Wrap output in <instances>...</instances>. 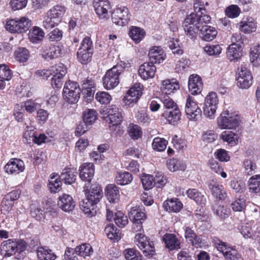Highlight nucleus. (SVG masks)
I'll list each match as a JSON object with an SVG mask.
<instances>
[{
    "mask_svg": "<svg viewBox=\"0 0 260 260\" xmlns=\"http://www.w3.org/2000/svg\"><path fill=\"white\" fill-rule=\"evenodd\" d=\"M132 179V175L128 172L118 173L116 177L117 183L121 185L129 184Z\"/></svg>",
    "mask_w": 260,
    "mask_h": 260,
    "instance_id": "09e8293b",
    "label": "nucleus"
},
{
    "mask_svg": "<svg viewBox=\"0 0 260 260\" xmlns=\"http://www.w3.org/2000/svg\"><path fill=\"white\" fill-rule=\"evenodd\" d=\"M185 113L187 118L192 121H197L201 116L202 111L191 96L188 95L186 102Z\"/></svg>",
    "mask_w": 260,
    "mask_h": 260,
    "instance_id": "ddd939ff",
    "label": "nucleus"
},
{
    "mask_svg": "<svg viewBox=\"0 0 260 260\" xmlns=\"http://www.w3.org/2000/svg\"><path fill=\"white\" fill-rule=\"evenodd\" d=\"M105 232L108 238L111 240L118 241L121 238L119 230L113 224L107 225L105 229Z\"/></svg>",
    "mask_w": 260,
    "mask_h": 260,
    "instance_id": "a18cd8bd",
    "label": "nucleus"
},
{
    "mask_svg": "<svg viewBox=\"0 0 260 260\" xmlns=\"http://www.w3.org/2000/svg\"><path fill=\"white\" fill-rule=\"evenodd\" d=\"M52 77L51 85L53 88H59L62 85L63 77L67 73V69L62 63H59L50 68Z\"/></svg>",
    "mask_w": 260,
    "mask_h": 260,
    "instance_id": "9d476101",
    "label": "nucleus"
},
{
    "mask_svg": "<svg viewBox=\"0 0 260 260\" xmlns=\"http://www.w3.org/2000/svg\"><path fill=\"white\" fill-rule=\"evenodd\" d=\"M31 25L28 18L23 17L19 19H11L6 24L7 30L13 33H22L27 31Z\"/></svg>",
    "mask_w": 260,
    "mask_h": 260,
    "instance_id": "0eeeda50",
    "label": "nucleus"
},
{
    "mask_svg": "<svg viewBox=\"0 0 260 260\" xmlns=\"http://www.w3.org/2000/svg\"><path fill=\"white\" fill-rule=\"evenodd\" d=\"M6 172L10 174H17L23 171L24 164L20 159L14 158L11 159L4 168Z\"/></svg>",
    "mask_w": 260,
    "mask_h": 260,
    "instance_id": "f3484780",
    "label": "nucleus"
},
{
    "mask_svg": "<svg viewBox=\"0 0 260 260\" xmlns=\"http://www.w3.org/2000/svg\"><path fill=\"white\" fill-rule=\"evenodd\" d=\"M250 60L253 66H260V45H256L250 49Z\"/></svg>",
    "mask_w": 260,
    "mask_h": 260,
    "instance_id": "a19ab883",
    "label": "nucleus"
},
{
    "mask_svg": "<svg viewBox=\"0 0 260 260\" xmlns=\"http://www.w3.org/2000/svg\"><path fill=\"white\" fill-rule=\"evenodd\" d=\"M209 188L212 194L216 199L222 200L226 198V193L222 185L213 182L209 184Z\"/></svg>",
    "mask_w": 260,
    "mask_h": 260,
    "instance_id": "7c9ffc66",
    "label": "nucleus"
},
{
    "mask_svg": "<svg viewBox=\"0 0 260 260\" xmlns=\"http://www.w3.org/2000/svg\"><path fill=\"white\" fill-rule=\"evenodd\" d=\"M22 106L29 113L34 112L41 107L39 104L31 100L24 102Z\"/></svg>",
    "mask_w": 260,
    "mask_h": 260,
    "instance_id": "338daca9",
    "label": "nucleus"
},
{
    "mask_svg": "<svg viewBox=\"0 0 260 260\" xmlns=\"http://www.w3.org/2000/svg\"><path fill=\"white\" fill-rule=\"evenodd\" d=\"M80 208L88 217H92L96 213V205L85 198L80 204Z\"/></svg>",
    "mask_w": 260,
    "mask_h": 260,
    "instance_id": "473e14b6",
    "label": "nucleus"
},
{
    "mask_svg": "<svg viewBox=\"0 0 260 260\" xmlns=\"http://www.w3.org/2000/svg\"><path fill=\"white\" fill-rule=\"evenodd\" d=\"M81 89L76 82L69 80L66 82L63 89L64 100L69 104L76 103L80 96Z\"/></svg>",
    "mask_w": 260,
    "mask_h": 260,
    "instance_id": "39448f33",
    "label": "nucleus"
},
{
    "mask_svg": "<svg viewBox=\"0 0 260 260\" xmlns=\"http://www.w3.org/2000/svg\"><path fill=\"white\" fill-rule=\"evenodd\" d=\"M93 6L96 14L100 18H108V11L111 8L109 0H93Z\"/></svg>",
    "mask_w": 260,
    "mask_h": 260,
    "instance_id": "dca6fc26",
    "label": "nucleus"
},
{
    "mask_svg": "<svg viewBox=\"0 0 260 260\" xmlns=\"http://www.w3.org/2000/svg\"><path fill=\"white\" fill-rule=\"evenodd\" d=\"M135 243L141 250L145 256L151 258L155 254L154 244L147 240L143 232L137 233L135 237Z\"/></svg>",
    "mask_w": 260,
    "mask_h": 260,
    "instance_id": "423d86ee",
    "label": "nucleus"
},
{
    "mask_svg": "<svg viewBox=\"0 0 260 260\" xmlns=\"http://www.w3.org/2000/svg\"><path fill=\"white\" fill-rule=\"evenodd\" d=\"M220 138L224 142L228 143L231 145L236 144L237 136L232 131H225L223 132L220 136Z\"/></svg>",
    "mask_w": 260,
    "mask_h": 260,
    "instance_id": "de8ad7c7",
    "label": "nucleus"
},
{
    "mask_svg": "<svg viewBox=\"0 0 260 260\" xmlns=\"http://www.w3.org/2000/svg\"><path fill=\"white\" fill-rule=\"evenodd\" d=\"M239 70L237 85L240 88H248L252 83V77L251 73L244 63L241 65Z\"/></svg>",
    "mask_w": 260,
    "mask_h": 260,
    "instance_id": "2eb2a0df",
    "label": "nucleus"
},
{
    "mask_svg": "<svg viewBox=\"0 0 260 260\" xmlns=\"http://www.w3.org/2000/svg\"><path fill=\"white\" fill-rule=\"evenodd\" d=\"M218 104V98L216 93L210 92L205 100L203 113L206 117L213 119Z\"/></svg>",
    "mask_w": 260,
    "mask_h": 260,
    "instance_id": "6e6552de",
    "label": "nucleus"
},
{
    "mask_svg": "<svg viewBox=\"0 0 260 260\" xmlns=\"http://www.w3.org/2000/svg\"><path fill=\"white\" fill-rule=\"evenodd\" d=\"M145 31L143 28L137 26H132L129 31L130 38L135 43H140L144 38Z\"/></svg>",
    "mask_w": 260,
    "mask_h": 260,
    "instance_id": "f704fd0d",
    "label": "nucleus"
},
{
    "mask_svg": "<svg viewBox=\"0 0 260 260\" xmlns=\"http://www.w3.org/2000/svg\"><path fill=\"white\" fill-rule=\"evenodd\" d=\"M128 133L129 136L134 140L138 139L142 135L141 128L138 125L134 124H129Z\"/></svg>",
    "mask_w": 260,
    "mask_h": 260,
    "instance_id": "6e6d98bb",
    "label": "nucleus"
},
{
    "mask_svg": "<svg viewBox=\"0 0 260 260\" xmlns=\"http://www.w3.org/2000/svg\"><path fill=\"white\" fill-rule=\"evenodd\" d=\"M185 237L186 240L196 247H200L202 243L201 239L198 237L194 232L189 227L185 229Z\"/></svg>",
    "mask_w": 260,
    "mask_h": 260,
    "instance_id": "72a5a7b5",
    "label": "nucleus"
},
{
    "mask_svg": "<svg viewBox=\"0 0 260 260\" xmlns=\"http://www.w3.org/2000/svg\"><path fill=\"white\" fill-rule=\"evenodd\" d=\"M93 51H84L83 52L78 51L77 53V58L82 64H87L89 62L92 56Z\"/></svg>",
    "mask_w": 260,
    "mask_h": 260,
    "instance_id": "680f3d73",
    "label": "nucleus"
},
{
    "mask_svg": "<svg viewBox=\"0 0 260 260\" xmlns=\"http://www.w3.org/2000/svg\"><path fill=\"white\" fill-rule=\"evenodd\" d=\"M168 141L164 138L156 137L153 139L152 147L154 150L163 151L167 147Z\"/></svg>",
    "mask_w": 260,
    "mask_h": 260,
    "instance_id": "8fccbe9b",
    "label": "nucleus"
},
{
    "mask_svg": "<svg viewBox=\"0 0 260 260\" xmlns=\"http://www.w3.org/2000/svg\"><path fill=\"white\" fill-rule=\"evenodd\" d=\"M240 29L242 31L250 33L254 31L256 29L255 23L251 20L242 21L240 23Z\"/></svg>",
    "mask_w": 260,
    "mask_h": 260,
    "instance_id": "603ef678",
    "label": "nucleus"
},
{
    "mask_svg": "<svg viewBox=\"0 0 260 260\" xmlns=\"http://www.w3.org/2000/svg\"><path fill=\"white\" fill-rule=\"evenodd\" d=\"M215 245L217 250L223 254L226 260H243L238 251L228 243L217 239L215 241Z\"/></svg>",
    "mask_w": 260,
    "mask_h": 260,
    "instance_id": "1a4fd4ad",
    "label": "nucleus"
},
{
    "mask_svg": "<svg viewBox=\"0 0 260 260\" xmlns=\"http://www.w3.org/2000/svg\"><path fill=\"white\" fill-rule=\"evenodd\" d=\"M199 31L200 37L206 41H212L217 34V31L214 27L208 25H203Z\"/></svg>",
    "mask_w": 260,
    "mask_h": 260,
    "instance_id": "5701e85b",
    "label": "nucleus"
},
{
    "mask_svg": "<svg viewBox=\"0 0 260 260\" xmlns=\"http://www.w3.org/2000/svg\"><path fill=\"white\" fill-rule=\"evenodd\" d=\"M148 55L150 63H160L165 59L164 50L157 46L153 47L149 51Z\"/></svg>",
    "mask_w": 260,
    "mask_h": 260,
    "instance_id": "393cba45",
    "label": "nucleus"
},
{
    "mask_svg": "<svg viewBox=\"0 0 260 260\" xmlns=\"http://www.w3.org/2000/svg\"><path fill=\"white\" fill-rule=\"evenodd\" d=\"M58 206L64 212L72 211L75 207V203L72 197L68 194H63L58 198Z\"/></svg>",
    "mask_w": 260,
    "mask_h": 260,
    "instance_id": "6ab92c4d",
    "label": "nucleus"
},
{
    "mask_svg": "<svg viewBox=\"0 0 260 260\" xmlns=\"http://www.w3.org/2000/svg\"><path fill=\"white\" fill-rule=\"evenodd\" d=\"M75 251L77 254L85 257L92 252V248L89 244H83L77 246L75 248Z\"/></svg>",
    "mask_w": 260,
    "mask_h": 260,
    "instance_id": "864d4df0",
    "label": "nucleus"
},
{
    "mask_svg": "<svg viewBox=\"0 0 260 260\" xmlns=\"http://www.w3.org/2000/svg\"><path fill=\"white\" fill-rule=\"evenodd\" d=\"M170 49L176 55H180L183 54V50L181 48L177 40H173L168 42Z\"/></svg>",
    "mask_w": 260,
    "mask_h": 260,
    "instance_id": "774afa93",
    "label": "nucleus"
},
{
    "mask_svg": "<svg viewBox=\"0 0 260 260\" xmlns=\"http://www.w3.org/2000/svg\"><path fill=\"white\" fill-rule=\"evenodd\" d=\"M66 12V8L64 6L61 5L55 6L50 9L47 15H48L51 18H53L60 22L61 18Z\"/></svg>",
    "mask_w": 260,
    "mask_h": 260,
    "instance_id": "58836bf2",
    "label": "nucleus"
},
{
    "mask_svg": "<svg viewBox=\"0 0 260 260\" xmlns=\"http://www.w3.org/2000/svg\"><path fill=\"white\" fill-rule=\"evenodd\" d=\"M85 196L88 201L96 205L103 197L102 189L98 185H93L88 192H86Z\"/></svg>",
    "mask_w": 260,
    "mask_h": 260,
    "instance_id": "4be33fe9",
    "label": "nucleus"
},
{
    "mask_svg": "<svg viewBox=\"0 0 260 260\" xmlns=\"http://www.w3.org/2000/svg\"><path fill=\"white\" fill-rule=\"evenodd\" d=\"M204 51L209 55H219L222 50L219 45H207L204 48Z\"/></svg>",
    "mask_w": 260,
    "mask_h": 260,
    "instance_id": "e2e57ef3",
    "label": "nucleus"
},
{
    "mask_svg": "<svg viewBox=\"0 0 260 260\" xmlns=\"http://www.w3.org/2000/svg\"><path fill=\"white\" fill-rule=\"evenodd\" d=\"M39 260H55L57 256L51 250L39 247L37 250Z\"/></svg>",
    "mask_w": 260,
    "mask_h": 260,
    "instance_id": "c9c22d12",
    "label": "nucleus"
},
{
    "mask_svg": "<svg viewBox=\"0 0 260 260\" xmlns=\"http://www.w3.org/2000/svg\"><path fill=\"white\" fill-rule=\"evenodd\" d=\"M179 84L175 79L165 80L162 82L160 89L165 95H169L175 90L179 89Z\"/></svg>",
    "mask_w": 260,
    "mask_h": 260,
    "instance_id": "c85d7f7f",
    "label": "nucleus"
},
{
    "mask_svg": "<svg viewBox=\"0 0 260 260\" xmlns=\"http://www.w3.org/2000/svg\"><path fill=\"white\" fill-rule=\"evenodd\" d=\"M103 117L107 121L112 124L110 130L116 131L117 128H119V125L122 121L123 116L121 110L115 105H111L107 108H104L101 111Z\"/></svg>",
    "mask_w": 260,
    "mask_h": 260,
    "instance_id": "f03ea898",
    "label": "nucleus"
},
{
    "mask_svg": "<svg viewBox=\"0 0 260 260\" xmlns=\"http://www.w3.org/2000/svg\"><path fill=\"white\" fill-rule=\"evenodd\" d=\"M12 77V73L9 67L5 64H0V79L9 81Z\"/></svg>",
    "mask_w": 260,
    "mask_h": 260,
    "instance_id": "0e129e2a",
    "label": "nucleus"
},
{
    "mask_svg": "<svg viewBox=\"0 0 260 260\" xmlns=\"http://www.w3.org/2000/svg\"><path fill=\"white\" fill-rule=\"evenodd\" d=\"M162 116L171 124L175 125L181 119V113L178 107L166 110Z\"/></svg>",
    "mask_w": 260,
    "mask_h": 260,
    "instance_id": "a878e982",
    "label": "nucleus"
},
{
    "mask_svg": "<svg viewBox=\"0 0 260 260\" xmlns=\"http://www.w3.org/2000/svg\"><path fill=\"white\" fill-rule=\"evenodd\" d=\"M241 123L239 114L226 110L222 112L217 118V124L221 129H234Z\"/></svg>",
    "mask_w": 260,
    "mask_h": 260,
    "instance_id": "7ed1b4c3",
    "label": "nucleus"
},
{
    "mask_svg": "<svg viewBox=\"0 0 260 260\" xmlns=\"http://www.w3.org/2000/svg\"><path fill=\"white\" fill-rule=\"evenodd\" d=\"M111 18L113 22L117 25H126L130 19L128 9L125 7L117 8L112 12Z\"/></svg>",
    "mask_w": 260,
    "mask_h": 260,
    "instance_id": "f8f14e48",
    "label": "nucleus"
},
{
    "mask_svg": "<svg viewBox=\"0 0 260 260\" xmlns=\"http://www.w3.org/2000/svg\"><path fill=\"white\" fill-rule=\"evenodd\" d=\"M156 67L150 63H144L139 69V74L144 80H147L154 77Z\"/></svg>",
    "mask_w": 260,
    "mask_h": 260,
    "instance_id": "b1692460",
    "label": "nucleus"
},
{
    "mask_svg": "<svg viewBox=\"0 0 260 260\" xmlns=\"http://www.w3.org/2000/svg\"><path fill=\"white\" fill-rule=\"evenodd\" d=\"M114 219L116 224L121 228H124L128 222L127 217L121 211L115 213Z\"/></svg>",
    "mask_w": 260,
    "mask_h": 260,
    "instance_id": "5fc2aeb1",
    "label": "nucleus"
},
{
    "mask_svg": "<svg viewBox=\"0 0 260 260\" xmlns=\"http://www.w3.org/2000/svg\"><path fill=\"white\" fill-rule=\"evenodd\" d=\"M79 176L81 180L90 182L94 173V166L88 163L84 164L80 168Z\"/></svg>",
    "mask_w": 260,
    "mask_h": 260,
    "instance_id": "bb28decb",
    "label": "nucleus"
},
{
    "mask_svg": "<svg viewBox=\"0 0 260 260\" xmlns=\"http://www.w3.org/2000/svg\"><path fill=\"white\" fill-rule=\"evenodd\" d=\"M162 240L166 244V247L170 250L180 248V242L176 236L172 234H166Z\"/></svg>",
    "mask_w": 260,
    "mask_h": 260,
    "instance_id": "2f4dec72",
    "label": "nucleus"
},
{
    "mask_svg": "<svg viewBox=\"0 0 260 260\" xmlns=\"http://www.w3.org/2000/svg\"><path fill=\"white\" fill-rule=\"evenodd\" d=\"M15 55L18 61L24 62L27 60L29 57V52L25 48H19L15 51Z\"/></svg>",
    "mask_w": 260,
    "mask_h": 260,
    "instance_id": "4d7b16f0",
    "label": "nucleus"
},
{
    "mask_svg": "<svg viewBox=\"0 0 260 260\" xmlns=\"http://www.w3.org/2000/svg\"><path fill=\"white\" fill-rule=\"evenodd\" d=\"M126 260H142L140 253L134 248H127L123 251Z\"/></svg>",
    "mask_w": 260,
    "mask_h": 260,
    "instance_id": "3c124183",
    "label": "nucleus"
},
{
    "mask_svg": "<svg viewBox=\"0 0 260 260\" xmlns=\"http://www.w3.org/2000/svg\"><path fill=\"white\" fill-rule=\"evenodd\" d=\"M183 27L186 35L191 39L196 38L198 32L201 28L199 26L185 24H183Z\"/></svg>",
    "mask_w": 260,
    "mask_h": 260,
    "instance_id": "13d9d810",
    "label": "nucleus"
},
{
    "mask_svg": "<svg viewBox=\"0 0 260 260\" xmlns=\"http://www.w3.org/2000/svg\"><path fill=\"white\" fill-rule=\"evenodd\" d=\"M188 89L190 93L192 95L200 94L203 89V83L201 78L197 75H191L188 82Z\"/></svg>",
    "mask_w": 260,
    "mask_h": 260,
    "instance_id": "a211bd4d",
    "label": "nucleus"
},
{
    "mask_svg": "<svg viewBox=\"0 0 260 260\" xmlns=\"http://www.w3.org/2000/svg\"><path fill=\"white\" fill-rule=\"evenodd\" d=\"M142 183L144 188L148 190L154 186V178L150 175L145 174L141 178Z\"/></svg>",
    "mask_w": 260,
    "mask_h": 260,
    "instance_id": "69168bd1",
    "label": "nucleus"
},
{
    "mask_svg": "<svg viewBox=\"0 0 260 260\" xmlns=\"http://www.w3.org/2000/svg\"><path fill=\"white\" fill-rule=\"evenodd\" d=\"M124 71V68L118 63L108 70L103 78L104 87L108 90L116 87L119 83L120 77Z\"/></svg>",
    "mask_w": 260,
    "mask_h": 260,
    "instance_id": "f257e3e1",
    "label": "nucleus"
},
{
    "mask_svg": "<svg viewBox=\"0 0 260 260\" xmlns=\"http://www.w3.org/2000/svg\"><path fill=\"white\" fill-rule=\"evenodd\" d=\"M77 174L76 169L65 168L59 176V178L65 184H72L75 182Z\"/></svg>",
    "mask_w": 260,
    "mask_h": 260,
    "instance_id": "cd10ccee",
    "label": "nucleus"
},
{
    "mask_svg": "<svg viewBox=\"0 0 260 260\" xmlns=\"http://www.w3.org/2000/svg\"><path fill=\"white\" fill-rule=\"evenodd\" d=\"M242 55V49L239 44H231L227 49L226 57L231 61L239 60Z\"/></svg>",
    "mask_w": 260,
    "mask_h": 260,
    "instance_id": "412c9836",
    "label": "nucleus"
},
{
    "mask_svg": "<svg viewBox=\"0 0 260 260\" xmlns=\"http://www.w3.org/2000/svg\"><path fill=\"white\" fill-rule=\"evenodd\" d=\"M63 31L58 28H55L47 35V39L50 42H58L61 40Z\"/></svg>",
    "mask_w": 260,
    "mask_h": 260,
    "instance_id": "bf43d9fd",
    "label": "nucleus"
},
{
    "mask_svg": "<svg viewBox=\"0 0 260 260\" xmlns=\"http://www.w3.org/2000/svg\"><path fill=\"white\" fill-rule=\"evenodd\" d=\"M59 176L57 174H52L49 180L48 187L52 192L59 191L61 185V181Z\"/></svg>",
    "mask_w": 260,
    "mask_h": 260,
    "instance_id": "c03bdc74",
    "label": "nucleus"
},
{
    "mask_svg": "<svg viewBox=\"0 0 260 260\" xmlns=\"http://www.w3.org/2000/svg\"><path fill=\"white\" fill-rule=\"evenodd\" d=\"M162 207L167 211L177 213L182 208L183 205L178 199L175 198L165 201Z\"/></svg>",
    "mask_w": 260,
    "mask_h": 260,
    "instance_id": "c756f323",
    "label": "nucleus"
},
{
    "mask_svg": "<svg viewBox=\"0 0 260 260\" xmlns=\"http://www.w3.org/2000/svg\"><path fill=\"white\" fill-rule=\"evenodd\" d=\"M26 248V243L23 240L9 239L3 241L1 245V253L5 257L11 256L17 252H22Z\"/></svg>",
    "mask_w": 260,
    "mask_h": 260,
    "instance_id": "20e7f679",
    "label": "nucleus"
},
{
    "mask_svg": "<svg viewBox=\"0 0 260 260\" xmlns=\"http://www.w3.org/2000/svg\"><path fill=\"white\" fill-rule=\"evenodd\" d=\"M97 117L96 112L93 109H86L83 114V120L90 125L94 123Z\"/></svg>",
    "mask_w": 260,
    "mask_h": 260,
    "instance_id": "49530a36",
    "label": "nucleus"
},
{
    "mask_svg": "<svg viewBox=\"0 0 260 260\" xmlns=\"http://www.w3.org/2000/svg\"><path fill=\"white\" fill-rule=\"evenodd\" d=\"M248 186L250 192H260V175L251 176L248 180Z\"/></svg>",
    "mask_w": 260,
    "mask_h": 260,
    "instance_id": "37998d69",
    "label": "nucleus"
},
{
    "mask_svg": "<svg viewBox=\"0 0 260 260\" xmlns=\"http://www.w3.org/2000/svg\"><path fill=\"white\" fill-rule=\"evenodd\" d=\"M106 195L110 202H115L119 197L118 187L114 184L108 185L106 187Z\"/></svg>",
    "mask_w": 260,
    "mask_h": 260,
    "instance_id": "4c0bfd02",
    "label": "nucleus"
},
{
    "mask_svg": "<svg viewBox=\"0 0 260 260\" xmlns=\"http://www.w3.org/2000/svg\"><path fill=\"white\" fill-rule=\"evenodd\" d=\"M168 169L171 172H175L178 170H184L186 168L185 164L183 161L176 158H172L168 160L167 163Z\"/></svg>",
    "mask_w": 260,
    "mask_h": 260,
    "instance_id": "ea45409f",
    "label": "nucleus"
},
{
    "mask_svg": "<svg viewBox=\"0 0 260 260\" xmlns=\"http://www.w3.org/2000/svg\"><path fill=\"white\" fill-rule=\"evenodd\" d=\"M44 32L38 26H35L29 31L28 36L30 41L32 43H38L44 37Z\"/></svg>",
    "mask_w": 260,
    "mask_h": 260,
    "instance_id": "e433bc0d",
    "label": "nucleus"
},
{
    "mask_svg": "<svg viewBox=\"0 0 260 260\" xmlns=\"http://www.w3.org/2000/svg\"><path fill=\"white\" fill-rule=\"evenodd\" d=\"M62 53V49L58 45L46 46L42 51V56L45 59H53L60 56Z\"/></svg>",
    "mask_w": 260,
    "mask_h": 260,
    "instance_id": "aec40b11",
    "label": "nucleus"
},
{
    "mask_svg": "<svg viewBox=\"0 0 260 260\" xmlns=\"http://www.w3.org/2000/svg\"><path fill=\"white\" fill-rule=\"evenodd\" d=\"M225 13L229 18H235L239 16L241 10L237 5H231L226 8Z\"/></svg>",
    "mask_w": 260,
    "mask_h": 260,
    "instance_id": "052dcab7",
    "label": "nucleus"
},
{
    "mask_svg": "<svg viewBox=\"0 0 260 260\" xmlns=\"http://www.w3.org/2000/svg\"><path fill=\"white\" fill-rule=\"evenodd\" d=\"M143 85L140 83H135L128 91L124 98L125 104L133 106V104L137 103L142 94Z\"/></svg>",
    "mask_w": 260,
    "mask_h": 260,
    "instance_id": "4468645a",
    "label": "nucleus"
},
{
    "mask_svg": "<svg viewBox=\"0 0 260 260\" xmlns=\"http://www.w3.org/2000/svg\"><path fill=\"white\" fill-rule=\"evenodd\" d=\"M129 217L133 223L132 229L134 232H143L142 224L146 218V214L136 208H132L129 212Z\"/></svg>",
    "mask_w": 260,
    "mask_h": 260,
    "instance_id": "9b49d317",
    "label": "nucleus"
},
{
    "mask_svg": "<svg viewBox=\"0 0 260 260\" xmlns=\"http://www.w3.org/2000/svg\"><path fill=\"white\" fill-rule=\"evenodd\" d=\"M186 194L189 198L193 200L197 204L201 206L205 204L206 198L196 189H189Z\"/></svg>",
    "mask_w": 260,
    "mask_h": 260,
    "instance_id": "79ce46f5",
    "label": "nucleus"
}]
</instances>
